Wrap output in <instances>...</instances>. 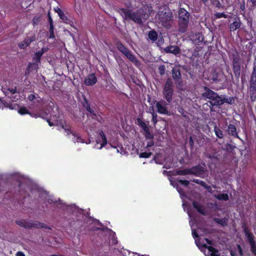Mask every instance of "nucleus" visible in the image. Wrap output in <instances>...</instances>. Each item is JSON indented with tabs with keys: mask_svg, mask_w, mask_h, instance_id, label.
<instances>
[{
	"mask_svg": "<svg viewBox=\"0 0 256 256\" xmlns=\"http://www.w3.org/2000/svg\"><path fill=\"white\" fill-rule=\"evenodd\" d=\"M148 6L143 5L136 12H132L131 10L124 8H119L118 12L124 20H131L134 22L142 24V20H146L150 16V11Z\"/></svg>",
	"mask_w": 256,
	"mask_h": 256,
	"instance_id": "nucleus-1",
	"label": "nucleus"
},
{
	"mask_svg": "<svg viewBox=\"0 0 256 256\" xmlns=\"http://www.w3.org/2000/svg\"><path fill=\"white\" fill-rule=\"evenodd\" d=\"M18 112L21 115L28 114L35 118L40 117L44 119H46L50 126L56 125L60 126L62 128H64V121L62 119L60 118L59 116H53L52 120H54V122H52L48 118V114L43 110L40 111L39 112H36V114H32L28 111L26 108L24 106H22L19 108Z\"/></svg>",
	"mask_w": 256,
	"mask_h": 256,
	"instance_id": "nucleus-2",
	"label": "nucleus"
},
{
	"mask_svg": "<svg viewBox=\"0 0 256 256\" xmlns=\"http://www.w3.org/2000/svg\"><path fill=\"white\" fill-rule=\"evenodd\" d=\"M190 13L184 8H180L178 12V30L184 33L188 30L190 22Z\"/></svg>",
	"mask_w": 256,
	"mask_h": 256,
	"instance_id": "nucleus-3",
	"label": "nucleus"
},
{
	"mask_svg": "<svg viewBox=\"0 0 256 256\" xmlns=\"http://www.w3.org/2000/svg\"><path fill=\"white\" fill-rule=\"evenodd\" d=\"M204 92L202 94V96L204 99H208V102L212 107L214 106H220L222 102L221 96L211 90L207 86H204Z\"/></svg>",
	"mask_w": 256,
	"mask_h": 256,
	"instance_id": "nucleus-4",
	"label": "nucleus"
},
{
	"mask_svg": "<svg viewBox=\"0 0 256 256\" xmlns=\"http://www.w3.org/2000/svg\"><path fill=\"white\" fill-rule=\"evenodd\" d=\"M242 228L244 234L247 241L250 246V250L252 254L256 256V242L254 240V236L247 226L246 223L242 224Z\"/></svg>",
	"mask_w": 256,
	"mask_h": 256,
	"instance_id": "nucleus-5",
	"label": "nucleus"
},
{
	"mask_svg": "<svg viewBox=\"0 0 256 256\" xmlns=\"http://www.w3.org/2000/svg\"><path fill=\"white\" fill-rule=\"evenodd\" d=\"M158 18L162 25L166 28L171 26L172 14L170 9H164L158 14Z\"/></svg>",
	"mask_w": 256,
	"mask_h": 256,
	"instance_id": "nucleus-6",
	"label": "nucleus"
},
{
	"mask_svg": "<svg viewBox=\"0 0 256 256\" xmlns=\"http://www.w3.org/2000/svg\"><path fill=\"white\" fill-rule=\"evenodd\" d=\"M172 82L170 78H168L164 86L163 89L164 98L168 102L170 103L172 100L174 94Z\"/></svg>",
	"mask_w": 256,
	"mask_h": 256,
	"instance_id": "nucleus-7",
	"label": "nucleus"
},
{
	"mask_svg": "<svg viewBox=\"0 0 256 256\" xmlns=\"http://www.w3.org/2000/svg\"><path fill=\"white\" fill-rule=\"evenodd\" d=\"M138 125L142 128L144 132L146 134L145 137L146 139L153 140L154 136L152 134L149 130V128L141 118H138L136 119Z\"/></svg>",
	"mask_w": 256,
	"mask_h": 256,
	"instance_id": "nucleus-8",
	"label": "nucleus"
},
{
	"mask_svg": "<svg viewBox=\"0 0 256 256\" xmlns=\"http://www.w3.org/2000/svg\"><path fill=\"white\" fill-rule=\"evenodd\" d=\"M28 228H46L50 230L51 228L45 224L38 222V221H32L28 220V225L27 226Z\"/></svg>",
	"mask_w": 256,
	"mask_h": 256,
	"instance_id": "nucleus-9",
	"label": "nucleus"
},
{
	"mask_svg": "<svg viewBox=\"0 0 256 256\" xmlns=\"http://www.w3.org/2000/svg\"><path fill=\"white\" fill-rule=\"evenodd\" d=\"M191 174L194 175L196 176H201L205 172L206 170L204 166H201L200 164H198L196 166H192L190 168Z\"/></svg>",
	"mask_w": 256,
	"mask_h": 256,
	"instance_id": "nucleus-10",
	"label": "nucleus"
},
{
	"mask_svg": "<svg viewBox=\"0 0 256 256\" xmlns=\"http://www.w3.org/2000/svg\"><path fill=\"white\" fill-rule=\"evenodd\" d=\"M172 77L176 84H180L182 82V76L180 71L179 68H174L172 70Z\"/></svg>",
	"mask_w": 256,
	"mask_h": 256,
	"instance_id": "nucleus-11",
	"label": "nucleus"
},
{
	"mask_svg": "<svg viewBox=\"0 0 256 256\" xmlns=\"http://www.w3.org/2000/svg\"><path fill=\"white\" fill-rule=\"evenodd\" d=\"M164 51L166 53L172 54L177 55L180 54V49L178 46H170L164 48Z\"/></svg>",
	"mask_w": 256,
	"mask_h": 256,
	"instance_id": "nucleus-12",
	"label": "nucleus"
},
{
	"mask_svg": "<svg viewBox=\"0 0 256 256\" xmlns=\"http://www.w3.org/2000/svg\"><path fill=\"white\" fill-rule=\"evenodd\" d=\"M97 82V78L94 74H88L85 78L84 84L86 86H94Z\"/></svg>",
	"mask_w": 256,
	"mask_h": 256,
	"instance_id": "nucleus-13",
	"label": "nucleus"
},
{
	"mask_svg": "<svg viewBox=\"0 0 256 256\" xmlns=\"http://www.w3.org/2000/svg\"><path fill=\"white\" fill-rule=\"evenodd\" d=\"M84 210H80V216H81L82 219L77 220L76 221L74 222V225L75 226V228H80L85 224L84 220V219L86 218V215L83 214Z\"/></svg>",
	"mask_w": 256,
	"mask_h": 256,
	"instance_id": "nucleus-14",
	"label": "nucleus"
},
{
	"mask_svg": "<svg viewBox=\"0 0 256 256\" xmlns=\"http://www.w3.org/2000/svg\"><path fill=\"white\" fill-rule=\"evenodd\" d=\"M226 130L228 135L233 136L234 138H238L240 139L238 135V132H237L236 128L235 125L233 124H230L228 126V128Z\"/></svg>",
	"mask_w": 256,
	"mask_h": 256,
	"instance_id": "nucleus-15",
	"label": "nucleus"
},
{
	"mask_svg": "<svg viewBox=\"0 0 256 256\" xmlns=\"http://www.w3.org/2000/svg\"><path fill=\"white\" fill-rule=\"evenodd\" d=\"M130 62H132L135 66H138L140 65V61L137 59L136 56L130 50L124 56Z\"/></svg>",
	"mask_w": 256,
	"mask_h": 256,
	"instance_id": "nucleus-16",
	"label": "nucleus"
},
{
	"mask_svg": "<svg viewBox=\"0 0 256 256\" xmlns=\"http://www.w3.org/2000/svg\"><path fill=\"white\" fill-rule=\"evenodd\" d=\"M48 20L50 24V36L49 38H55L54 34V26L53 24V20L52 18L50 16V12H48Z\"/></svg>",
	"mask_w": 256,
	"mask_h": 256,
	"instance_id": "nucleus-17",
	"label": "nucleus"
},
{
	"mask_svg": "<svg viewBox=\"0 0 256 256\" xmlns=\"http://www.w3.org/2000/svg\"><path fill=\"white\" fill-rule=\"evenodd\" d=\"M192 204L193 207L198 211V212L204 216L206 215V212L204 206L196 201L192 202Z\"/></svg>",
	"mask_w": 256,
	"mask_h": 256,
	"instance_id": "nucleus-18",
	"label": "nucleus"
},
{
	"mask_svg": "<svg viewBox=\"0 0 256 256\" xmlns=\"http://www.w3.org/2000/svg\"><path fill=\"white\" fill-rule=\"evenodd\" d=\"M116 46L117 49L124 56H125V54L130 50L120 40L116 42Z\"/></svg>",
	"mask_w": 256,
	"mask_h": 256,
	"instance_id": "nucleus-19",
	"label": "nucleus"
},
{
	"mask_svg": "<svg viewBox=\"0 0 256 256\" xmlns=\"http://www.w3.org/2000/svg\"><path fill=\"white\" fill-rule=\"evenodd\" d=\"M202 247L205 248H207L208 251L210 252V256H220V254L218 250L212 246H208L206 244H202Z\"/></svg>",
	"mask_w": 256,
	"mask_h": 256,
	"instance_id": "nucleus-20",
	"label": "nucleus"
},
{
	"mask_svg": "<svg viewBox=\"0 0 256 256\" xmlns=\"http://www.w3.org/2000/svg\"><path fill=\"white\" fill-rule=\"evenodd\" d=\"M232 68L235 77L238 79L241 74V64H232Z\"/></svg>",
	"mask_w": 256,
	"mask_h": 256,
	"instance_id": "nucleus-21",
	"label": "nucleus"
},
{
	"mask_svg": "<svg viewBox=\"0 0 256 256\" xmlns=\"http://www.w3.org/2000/svg\"><path fill=\"white\" fill-rule=\"evenodd\" d=\"M156 108L158 113L160 114H168L169 112L168 111L167 108L162 105L160 102H156Z\"/></svg>",
	"mask_w": 256,
	"mask_h": 256,
	"instance_id": "nucleus-22",
	"label": "nucleus"
},
{
	"mask_svg": "<svg viewBox=\"0 0 256 256\" xmlns=\"http://www.w3.org/2000/svg\"><path fill=\"white\" fill-rule=\"evenodd\" d=\"M220 74L216 72V70H212L210 76V78L208 80H212V82H218L220 81V78H219L220 76Z\"/></svg>",
	"mask_w": 256,
	"mask_h": 256,
	"instance_id": "nucleus-23",
	"label": "nucleus"
},
{
	"mask_svg": "<svg viewBox=\"0 0 256 256\" xmlns=\"http://www.w3.org/2000/svg\"><path fill=\"white\" fill-rule=\"evenodd\" d=\"M221 98L222 102H220V106L224 103L232 104L234 102V100L232 96L227 97L225 95H221Z\"/></svg>",
	"mask_w": 256,
	"mask_h": 256,
	"instance_id": "nucleus-24",
	"label": "nucleus"
},
{
	"mask_svg": "<svg viewBox=\"0 0 256 256\" xmlns=\"http://www.w3.org/2000/svg\"><path fill=\"white\" fill-rule=\"evenodd\" d=\"M242 22L240 18H238V21L236 20L234 22L230 24V30L231 32L234 31L240 28L241 26Z\"/></svg>",
	"mask_w": 256,
	"mask_h": 256,
	"instance_id": "nucleus-25",
	"label": "nucleus"
},
{
	"mask_svg": "<svg viewBox=\"0 0 256 256\" xmlns=\"http://www.w3.org/2000/svg\"><path fill=\"white\" fill-rule=\"evenodd\" d=\"M232 64H242L239 52L236 51L234 53L232 54Z\"/></svg>",
	"mask_w": 256,
	"mask_h": 256,
	"instance_id": "nucleus-26",
	"label": "nucleus"
},
{
	"mask_svg": "<svg viewBox=\"0 0 256 256\" xmlns=\"http://www.w3.org/2000/svg\"><path fill=\"white\" fill-rule=\"evenodd\" d=\"M214 221L216 223L220 224L222 226H225L228 225V220L226 218H214Z\"/></svg>",
	"mask_w": 256,
	"mask_h": 256,
	"instance_id": "nucleus-27",
	"label": "nucleus"
},
{
	"mask_svg": "<svg viewBox=\"0 0 256 256\" xmlns=\"http://www.w3.org/2000/svg\"><path fill=\"white\" fill-rule=\"evenodd\" d=\"M176 174L178 176L191 174L190 168L178 170L176 171Z\"/></svg>",
	"mask_w": 256,
	"mask_h": 256,
	"instance_id": "nucleus-28",
	"label": "nucleus"
},
{
	"mask_svg": "<svg viewBox=\"0 0 256 256\" xmlns=\"http://www.w3.org/2000/svg\"><path fill=\"white\" fill-rule=\"evenodd\" d=\"M158 34L154 30H150L148 34V38L152 42H155L158 39Z\"/></svg>",
	"mask_w": 256,
	"mask_h": 256,
	"instance_id": "nucleus-29",
	"label": "nucleus"
},
{
	"mask_svg": "<svg viewBox=\"0 0 256 256\" xmlns=\"http://www.w3.org/2000/svg\"><path fill=\"white\" fill-rule=\"evenodd\" d=\"M65 24L69 25L70 27L72 28H74V30L71 29V30H72V32L76 33L78 32V30L74 26V22L68 18L66 17L65 16Z\"/></svg>",
	"mask_w": 256,
	"mask_h": 256,
	"instance_id": "nucleus-30",
	"label": "nucleus"
},
{
	"mask_svg": "<svg viewBox=\"0 0 256 256\" xmlns=\"http://www.w3.org/2000/svg\"><path fill=\"white\" fill-rule=\"evenodd\" d=\"M65 132H66L68 134H70V133H71L72 134V136H74V139L73 140L74 142L76 141L77 142H79L82 140L80 136H78V135H77L76 134L75 132H72L70 129H66V128H65Z\"/></svg>",
	"mask_w": 256,
	"mask_h": 256,
	"instance_id": "nucleus-31",
	"label": "nucleus"
},
{
	"mask_svg": "<svg viewBox=\"0 0 256 256\" xmlns=\"http://www.w3.org/2000/svg\"><path fill=\"white\" fill-rule=\"evenodd\" d=\"M214 132L218 138H224L222 130L216 125L214 126Z\"/></svg>",
	"mask_w": 256,
	"mask_h": 256,
	"instance_id": "nucleus-32",
	"label": "nucleus"
},
{
	"mask_svg": "<svg viewBox=\"0 0 256 256\" xmlns=\"http://www.w3.org/2000/svg\"><path fill=\"white\" fill-rule=\"evenodd\" d=\"M214 198L220 200L226 201L229 199L228 195L227 194H222L214 195Z\"/></svg>",
	"mask_w": 256,
	"mask_h": 256,
	"instance_id": "nucleus-33",
	"label": "nucleus"
},
{
	"mask_svg": "<svg viewBox=\"0 0 256 256\" xmlns=\"http://www.w3.org/2000/svg\"><path fill=\"white\" fill-rule=\"evenodd\" d=\"M28 220H17L16 222L17 224L20 226L21 227L24 228H28L27 226L28 225Z\"/></svg>",
	"mask_w": 256,
	"mask_h": 256,
	"instance_id": "nucleus-34",
	"label": "nucleus"
},
{
	"mask_svg": "<svg viewBox=\"0 0 256 256\" xmlns=\"http://www.w3.org/2000/svg\"><path fill=\"white\" fill-rule=\"evenodd\" d=\"M42 56V54L41 53H40V52L39 51L36 52L34 54V57L32 58L33 62L36 63H38V64L40 62Z\"/></svg>",
	"mask_w": 256,
	"mask_h": 256,
	"instance_id": "nucleus-35",
	"label": "nucleus"
},
{
	"mask_svg": "<svg viewBox=\"0 0 256 256\" xmlns=\"http://www.w3.org/2000/svg\"><path fill=\"white\" fill-rule=\"evenodd\" d=\"M100 136L101 137L102 139V142L101 144V148L104 146L106 145L108 142H107V138L106 136V135L103 131H100L99 133Z\"/></svg>",
	"mask_w": 256,
	"mask_h": 256,
	"instance_id": "nucleus-36",
	"label": "nucleus"
},
{
	"mask_svg": "<svg viewBox=\"0 0 256 256\" xmlns=\"http://www.w3.org/2000/svg\"><path fill=\"white\" fill-rule=\"evenodd\" d=\"M4 107L8 108L11 110L14 108L12 107V104H11L10 103L4 102L2 99L0 98V108H3Z\"/></svg>",
	"mask_w": 256,
	"mask_h": 256,
	"instance_id": "nucleus-37",
	"label": "nucleus"
},
{
	"mask_svg": "<svg viewBox=\"0 0 256 256\" xmlns=\"http://www.w3.org/2000/svg\"><path fill=\"white\" fill-rule=\"evenodd\" d=\"M36 40V36L35 35H33L30 37H26V38H24V40L26 43V46H28L32 42H34Z\"/></svg>",
	"mask_w": 256,
	"mask_h": 256,
	"instance_id": "nucleus-38",
	"label": "nucleus"
},
{
	"mask_svg": "<svg viewBox=\"0 0 256 256\" xmlns=\"http://www.w3.org/2000/svg\"><path fill=\"white\" fill-rule=\"evenodd\" d=\"M214 17L216 18H228L230 16L225 14L224 12H216L214 14Z\"/></svg>",
	"mask_w": 256,
	"mask_h": 256,
	"instance_id": "nucleus-39",
	"label": "nucleus"
},
{
	"mask_svg": "<svg viewBox=\"0 0 256 256\" xmlns=\"http://www.w3.org/2000/svg\"><path fill=\"white\" fill-rule=\"evenodd\" d=\"M28 67L30 70V71L36 70L38 68V64L34 62V63H29Z\"/></svg>",
	"mask_w": 256,
	"mask_h": 256,
	"instance_id": "nucleus-40",
	"label": "nucleus"
},
{
	"mask_svg": "<svg viewBox=\"0 0 256 256\" xmlns=\"http://www.w3.org/2000/svg\"><path fill=\"white\" fill-rule=\"evenodd\" d=\"M41 18L40 16H35L32 20V25L34 26L38 24V22L40 21Z\"/></svg>",
	"mask_w": 256,
	"mask_h": 256,
	"instance_id": "nucleus-41",
	"label": "nucleus"
},
{
	"mask_svg": "<svg viewBox=\"0 0 256 256\" xmlns=\"http://www.w3.org/2000/svg\"><path fill=\"white\" fill-rule=\"evenodd\" d=\"M151 152H142L140 154V157L142 158H148L152 155Z\"/></svg>",
	"mask_w": 256,
	"mask_h": 256,
	"instance_id": "nucleus-42",
	"label": "nucleus"
},
{
	"mask_svg": "<svg viewBox=\"0 0 256 256\" xmlns=\"http://www.w3.org/2000/svg\"><path fill=\"white\" fill-rule=\"evenodd\" d=\"M192 182L197 184H200V186H203L204 188L206 186V184L204 181H202V180H200L198 179H194L192 180Z\"/></svg>",
	"mask_w": 256,
	"mask_h": 256,
	"instance_id": "nucleus-43",
	"label": "nucleus"
},
{
	"mask_svg": "<svg viewBox=\"0 0 256 256\" xmlns=\"http://www.w3.org/2000/svg\"><path fill=\"white\" fill-rule=\"evenodd\" d=\"M158 72L160 75L162 76L164 74L166 71L165 66L162 64L158 67Z\"/></svg>",
	"mask_w": 256,
	"mask_h": 256,
	"instance_id": "nucleus-44",
	"label": "nucleus"
},
{
	"mask_svg": "<svg viewBox=\"0 0 256 256\" xmlns=\"http://www.w3.org/2000/svg\"><path fill=\"white\" fill-rule=\"evenodd\" d=\"M177 181L178 183L182 184V185H184V186H188V185L189 184V182L188 180H177Z\"/></svg>",
	"mask_w": 256,
	"mask_h": 256,
	"instance_id": "nucleus-45",
	"label": "nucleus"
},
{
	"mask_svg": "<svg viewBox=\"0 0 256 256\" xmlns=\"http://www.w3.org/2000/svg\"><path fill=\"white\" fill-rule=\"evenodd\" d=\"M152 122L154 124H156L158 122L157 114L154 112L152 113Z\"/></svg>",
	"mask_w": 256,
	"mask_h": 256,
	"instance_id": "nucleus-46",
	"label": "nucleus"
},
{
	"mask_svg": "<svg viewBox=\"0 0 256 256\" xmlns=\"http://www.w3.org/2000/svg\"><path fill=\"white\" fill-rule=\"evenodd\" d=\"M18 46L20 49H25L28 47L24 40L19 42Z\"/></svg>",
	"mask_w": 256,
	"mask_h": 256,
	"instance_id": "nucleus-47",
	"label": "nucleus"
},
{
	"mask_svg": "<svg viewBox=\"0 0 256 256\" xmlns=\"http://www.w3.org/2000/svg\"><path fill=\"white\" fill-rule=\"evenodd\" d=\"M82 106L84 108H86L87 106H88L89 105H90V104H89V102L88 101V100L86 98V97H84V98H83V100L82 102Z\"/></svg>",
	"mask_w": 256,
	"mask_h": 256,
	"instance_id": "nucleus-48",
	"label": "nucleus"
},
{
	"mask_svg": "<svg viewBox=\"0 0 256 256\" xmlns=\"http://www.w3.org/2000/svg\"><path fill=\"white\" fill-rule=\"evenodd\" d=\"M27 98L29 101L34 102V100L36 98V96L34 94H30L28 96Z\"/></svg>",
	"mask_w": 256,
	"mask_h": 256,
	"instance_id": "nucleus-49",
	"label": "nucleus"
},
{
	"mask_svg": "<svg viewBox=\"0 0 256 256\" xmlns=\"http://www.w3.org/2000/svg\"><path fill=\"white\" fill-rule=\"evenodd\" d=\"M57 12L58 16H60V18L62 20H64V14L62 10L60 8H58V11H57Z\"/></svg>",
	"mask_w": 256,
	"mask_h": 256,
	"instance_id": "nucleus-50",
	"label": "nucleus"
},
{
	"mask_svg": "<svg viewBox=\"0 0 256 256\" xmlns=\"http://www.w3.org/2000/svg\"><path fill=\"white\" fill-rule=\"evenodd\" d=\"M90 114H91L92 118H94L96 116V112L93 109H92L90 112H89Z\"/></svg>",
	"mask_w": 256,
	"mask_h": 256,
	"instance_id": "nucleus-51",
	"label": "nucleus"
},
{
	"mask_svg": "<svg viewBox=\"0 0 256 256\" xmlns=\"http://www.w3.org/2000/svg\"><path fill=\"white\" fill-rule=\"evenodd\" d=\"M189 145L190 146L191 149L193 148L194 142L192 136H190L189 138Z\"/></svg>",
	"mask_w": 256,
	"mask_h": 256,
	"instance_id": "nucleus-52",
	"label": "nucleus"
},
{
	"mask_svg": "<svg viewBox=\"0 0 256 256\" xmlns=\"http://www.w3.org/2000/svg\"><path fill=\"white\" fill-rule=\"evenodd\" d=\"M240 10L244 12V14H245V3L244 2L242 3L240 5Z\"/></svg>",
	"mask_w": 256,
	"mask_h": 256,
	"instance_id": "nucleus-53",
	"label": "nucleus"
},
{
	"mask_svg": "<svg viewBox=\"0 0 256 256\" xmlns=\"http://www.w3.org/2000/svg\"><path fill=\"white\" fill-rule=\"evenodd\" d=\"M64 32H65V35L66 34V32L68 33L69 34L72 36L73 40L74 41H75L74 35L73 33L70 32V31H69L68 30L66 29V28H65Z\"/></svg>",
	"mask_w": 256,
	"mask_h": 256,
	"instance_id": "nucleus-54",
	"label": "nucleus"
},
{
	"mask_svg": "<svg viewBox=\"0 0 256 256\" xmlns=\"http://www.w3.org/2000/svg\"><path fill=\"white\" fill-rule=\"evenodd\" d=\"M48 202L50 204H53L54 205H56V206L59 204H58V202L56 200H53L49 198L48 200Z\"/></svg>",
	"mask_w": 256,
	"mask_h": 256,
	"instance_id": "nucleus-55",
	"label": "nucleus"
},
{
	"mask_svg": "<svg viewBox=\"0 0 256 256\" xmlns=\"http://www.w3.org/2000/svg\"><path fill=\"white\" fill-rule=\"evenodd\" d=\"M192 235L194 238H198L199 236L195 230H192Z\"/></svg>",
	"mask_w": 256,
	"mask_h": 256,
	"instance_id": "nucleus-56",
	"label": "nucleus"
},
{
	"mask_svg": "<svg viewBox=\"0 0 256 256\" xmlns=\"http://www.w3.org/2000/svg\"><path fill=\"white\" fill-rule=\"evenodd\" d=\"M154 145V142L153 141V140H150V142H148V144H146V147L149 148L153 146Z\"/></svg>",
	"mask_w": 256,
	"mask_h": 256,
	"instance_id": "nucleus-57",
	"label": "nucleus"
},
{
	"mask_svg": "<svg viewBox=\"0 0 256 256\" xmlns=\"http://www.w3.org/2000/svg\"><path fill=\"white\" fill-rule=\"evenodd\" d=\"M48 50V48L43 47L40 50H39V52L43 55V54L46 52Z\"/></svg>",
	"mask_w": 256,
	"mask_h": 256,
	"instance_id": "nucleus-58",
	"label": "nucleus"
},
{
	"mask_svg": "<svg viewBox=\"0 0 256 256\" xmlns=\"http://www.w3.org/2000/svg\"><path fill=\"white\" fill-rule=\"evenodd\" d=\"M8 90L10 91L12 94H14L16 92V87L14 88H8Z\"/></svg>",
	"mask_w": 256,
	"mask_h": 256,
	"instance_id": "nucleus-59",
	"label": "nucleus"
},
{
	"mask_svg": "<svg viewBox=\"0 0 256 256\" xmlns=\"http://www.w3.org/2000/svg\"><path fill=\"white\" fill-rule=\"evenodd\" d=\"M176 188V190H177L178 192V193L180 194H182V193H184V190H182V188L179 187L177 185Z\"/></svg>",
	"mask_w": 256,
	"mask_h": 256,
	"instance_id": "nucleus-60",
	"label": "nucleus"
},
{
	"mask_svg": "<svg viewBox=\"0 0 256 256\" xmlns=\"http://www.w3.org/2000/svg\"><path fill=\"white\" fill-rule=\"evenodd\" d=\"M30 70L27 67L26 70V72H25V76H28L30 72Z\"/></svg>",
	"mask_w": 256,
	"mask_h": 256,
	"instance_id": "nucleus-61",
	"label": "nucleus"
},
{
	"mask_svg": "<svg viewBox=\"0 0 256 256\" xmlns=\"http://www.w3.org/2000/svg\"><path fill=\"white\" fill-rule=\"evenodd\" d=\"M207 190L210 192H212V188L208 185L207 184H206V186L204 187Z\"/></svg>",
	"mask_w": 256,
	"mask_h": 256,
	"instance_id": "nucleus-62",
	"label": "nucleus"
},
{
	"mask_svg": "<svg viewBox=\"0 0 256 256\" xmlns=\"http://www.w3.org/2000/svg\"><path fill=\"white\" fill-rule=\"evenodd\" d=\"M204 40V37L202 36V35L198 34V42H202Z\"/></svg>",
	"mask_w": 256,
	"mask_h": 256,
	"instance_id": "nucleus-63",
	"label": "nucleus"
},
{
	"mask_svg": "<svg viewBox=\"0 0 256 256\" xmlns=\"http://www.w3.org/2000/svg\"><path fill=\"white\" fill-rule=\"evenodd\" d=\"M16 256H25V254L22 252H18L16 254Z\"/></svg>",
	"mask_w": 256,
	"mask_h": 256,
	"instance_id": "nucleus-64",
	"label": "nucleus"
}]
</instances>
